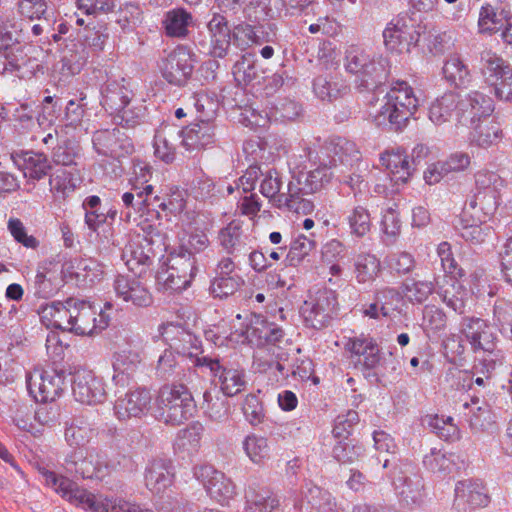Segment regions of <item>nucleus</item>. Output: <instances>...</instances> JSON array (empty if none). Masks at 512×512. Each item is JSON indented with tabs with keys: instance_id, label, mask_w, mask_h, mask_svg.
Listing matches in <instances>:
<instances>
[{
	"instance_id": "f257e3e1",
	"label": "nucleus",
	"mask_w": 512,
	"mask_h": 512,
	"mask_svg": "<svg viewBox=\"0 0 512 512\" xmlns=\"http://www.w3.org/2000/svg\"><path fill=\"white\" fill-rule=\"evenodd\" d=\"M346 70L355 75L356 87L374 91L384 84L390 73L389 61L382 56H371L364 49L351 46L345 55Z\"/></svg>"
},
{
	"instance_id": "f03ea898",
	"label": "nucleus",
	"mask_w": 512,
	"mask_h": 512,
	"mask_svg": "<svg viewBox=\"0 0 512 512\" xmlns=\"http://www.w3.org/2000/svg\"><path fill=\"white\" fill-rule=\"evenodd\" d=\"M384 99L385 103L373 115V121L377 126H389L395 130L406 125L418 106V99L406 82H399L393 86Z\"/></svg>"
},
{
	"instance_id": "7ed1b4c3",
	"label": "nucleus",
	"mask_w": 512,
	"mask_h": 512,
	"mask_svg": "<svg viewBox=\"0 0 512 512\" xmlns=\"http://www.w3.org/2000/svg\"><path fill=\"white\" fill-rule=\"evenodd\" d=\"M196 272L193 253L180 248L178 252L168 255L165 265L157 272V281L165 290L180 292L191 284Z\"/></svg>"
},
{
	"instance_id": "20e7f679",
	"label": "nucleus",
	"mask_w": 512,
	"mask_h": 512,
	"mask_svg": "<svg viewBox=\"0 0 512 512\" xmlns=\"http://www.w3.org/2000/svg\"><path fill=\"white\" fill-rule=\"evenodd\" d=\"M345 348L357 356L355 366L361 371L370 372L377 369L374 375L381 374L385 376L387 373L396 372L399 368V362L393 358L392 353L389 354L388 358L381 357L377 343L368 335L361 334L349 338Z\"/></svg>"
},
{
	"instance_id": "39448f33",
	"label": "nucleus",
	"mask_w": 512,
	"mask_h": 512,
	"mask_svg": "<svg viewBox=\"0 0 512 512\" xmlns=\"http://www.w3.org/2000/svg\"><path fill=\"white\" fill-rule=\"evenodd\" d=\"M45 484L60 494L65 500L71 504L81 507L90 512H107L108 502L111 499L97 498L93 493L86 489L80 488L70 479L59 476L55 472L41 468L39 470Z\"/></svg>"
},
{
	"instance_id": "423d86ee",
	"label": "nucleus",
	"mask_w": 512,
	"mask_h": 512,
	"mask_svg": "<svg viewBox=\"0 0 512 512\" xmlns=\"http://www.w3.org/2000/svg\"><path fill=\"white\" fill-rule=\"evenodd\" d=\"M160 403L162 417L166 423L180 425L191 418L196 404L190 391L184 384L166 385L161 388Z\"/></svg>"
},
{
	"instance_id": "0eeeda50",
	"label": "nucleus",
	"mask_w": 512,
	"mask_h": 512,
	"mask_svg": "<svg viewBox=\"0 0 512 512\" xmlns=\"http://www.w3.org/2000/svg\"><path fill=\"white\" fill-rule=\"evenodd\" d=\"M337 295L330 289H319L301 306L300 313L305 325L320 330L327 327L337 311Z\"/></svg>"
},
{
	"instance_id": "6e6552de",
	"label": "nucleus",
	"mask_w": 512,
	"mask_h": 512,
	"mask_svg": "<svg viewBox=\"0 0 512 512\" xmlns=\"http://www.w3.org/2000/svg\"><path fill=\"white\" fill-rule=\"evenodd\" d=\"M65 378L62 370L37 368L26 374V385L37 402H53L63 394Z\"/></svg>"
},
{
	"instance_id": "1a4fd4ad",
	"label": "nucleus",
	"mask_w": 512,
	"mask_h": 512,
	"mask_svg": "<svg viewBox=\"0 0 512 512\" xmlns=\"http://www.w3.org/2000/svg\"><path fill=\"white\" fill-rule=\"evenodd\" d=\"M64 467L83 479L102 480L111 472L107 457L95 450H76L65 458Z\"/></svg>"
},
{
	"instance_id": "9d476101",
	"label": "nucleus",
	"mask_w": 512,
	"mask_h": 512,
	"mask_svg": "<svg viewBox=\"0 0 512 512\" xmlns=\"http://www.w3.org/2000/svg\"><path fill=\"white\" fill-rule=\"evenodd\" d=\"M195 367L208 368L212 376L218 379L220 390L227 397L241 393L246 387L244 370L226 366L218 357L203 356L196 360Z\"/></svg>"
},
{
	"instance_id": "9b49d317",
	"label": "nucleus",
	"mask_w": 512,
	"mask_h": 512,
	"mask_svg": "<svg viewBox=\"0 0 512 512\" xmlns=\"http://www.w3.org/2000/svg\"><path fill=\"white\" fill-rule=\"evenodd\" d=\"M308 158L315 164L318 163V166L309 172H300L292 176L288 183V190L294 194L297 191L311 194L316 193L324 188L332 179V167L329 166L325 158H322L318 152L314 153L313 151H309Z\"/></svg>"
},
{
	"instance_id": "f8f14e48",
	"label": "nucleus",
	"mask_w": 512,
	"mask_h": 512,
	"mask_svg": "<svg viewBox=\"0 0 512 512\" xmlns=\"http://www.w3.org/2000/svg\"><path fill=\"white\" fill-rule=\"evenodd\" d=\"M494 111L493 100L479 91H473L464 97L459 95L457 125L472 127L486 122Z\"/></svg>"
},
{
	"instance_id": "ddd939ff",
	"label": "nucleus",
	"mask_w": 512,
	"mask_h": 512,
	"mask_svg": "<svg viewBox=\"0 0 512 512\" xmlns=\"http://www.w3.org/2000/svg\"><path fill=\"white\" fill-rule=\"evenodd\" d=\"M194 475L203 484L210 498L223 506L228 505L237 494L231 478L213 466L203 465L195 468Z\"/></svg>"
},
{
	"instance_id": "4468645a",
	"label": "nucleus",
	"mask_w": 512,
	"mask_h": 512,
	"mask_svg": "<svg viewBox=\"0 0 512 512\" xmlns=\"http://www.w3.org/2000/svg\"><path fill=\"white\" fill-rule=\"evenodd\" d=\"M419 41V34L406 16L393 18L383 30V42L390 52H410Z\"/></svg>"
},
{
	"instance_id": "2eb2a0df",
	"label": "nucleus",
	"mask_w": 512,
	"mask_h": 512,
	"mask_svg": "<svg viewBox=\"0 0 512 512\" xmlns=\"http://www.w3.org/2000/svg\"><path fill=\"white\" fill-rule=\"evenodd\" d=\"M71 382L73 396L82 404L95 405L102 403L106 398L104 382L92 370L75 369Z\"/></svg>"
},
{
	"instance_id": "dca6fc26",
	"label": "nucleus",
	"mask_w": 512,
	"mask_h": 512,
	"mask_svg": "<svg viewBox=\"0 0 512 512\" xmlns=\"http://www.w3.org/2000/svg\"><path fill=\"white\" fill-rule=\"evenodd\" d=\"M477 193L469 200L471 208H479L485 213L494 211L499 202V191L503 187V179L492 171H479L475 175Z\"/></svg>"
},
{
	"instance_id": "f3484780",
	"label": "nucleus",
	"mask_w": 512,
	"mask_h": 512,
	"mask_svg": "<svg viewBox=\"0 0 512 512\" xmlns=\"http://www.w3.org/2000/svg\"><path fill=\"white\" fill-rule=\"evenodd\" d=\"M194 68L191 52L184 46H178L162 59L160 70L163 78L172 85L183 86L187 83Z\"/></svg>"
},
{
	"instance_id": "a211bd4d",
	"label": "nucleus",
	"mask_w": 512,
	"mask_h": 512,
	"mask_svg": "<svg viewBox=\"0 0 512 512\" xmlns=\"http://www.w3.org/2000/svg\"><path fill=\"white\" fill-rule=\"evenodd\" d=\"M92 142L98 154L120 158L133 152V142L123 128L100 129L93 133Z\"/></svg>"
},
{
	"instance_id": "6ab92c4d",
	"label": "nucleus",
	"mask_w": 512,
	"mask_h": 512,
	"mask_svg": "<svg viewBox=\"0 0 512 512\" xmlns=\"http://www.w3.org/2000/svg\"><path fill=\"white\" fill-rule=\"evenodd\" d=\"M392 484L400 501L406 505H420L424 501L423 478L411 467H396L392 474Z\"/></svg>"
},
{
	"instance_id": "aec40b11",
	"label": "nucleus",
	"mask_w": 512,
	"mask_h": 512,
	"mask_svg": "<svg viewBox=\"0 0 512 512\" xmlns=\"http://www.w3.org/2000/svg\"><path fill=\"white\" fill-rule=\"evenodd\" d=\"M453 508L458 512H467L490 503V496L484 483L478 479H465L455 485Z\"/></svg>"
},
{
	"instance_id": "412c9836",
	"label": "nucleus",
	"mask_w": 512,
	"mask_h": 512,
	"mask_svg": "<svg viewBox=\"0 0 512 512\" xmlns=\"http://www.w3.org/2000/svg\"><path fill=\"white\" fill-rule=\"evenodd\" d=\"M461 333L470 343L474 352L493 353L497 346L496 335L491 331L486 320L475 317H463Z\"/></svg>"
},
{
	"instance_id": "4be33fe9",
	"label": "nucleus",
	"mask_w": 512,
	"mask_h": 512,
	"mask_svg": "<svg viewBox=\"0 0 512 512\" xmlns=\"http://www.w3.org/2000/svg\"><path fill=\"white\" fill-rule=\"evenodd\" d=\"M151 401V393L145 388L128 391L115 400L114 415L120 421L141 418L148 414Z\"/></svg>"
},
{
	"instance_id": "5701e85b",
	"label": "nucleus",
	"mask_w": 512,
	"mask_h": 512,
	"mask_svg": "<svg viewBox=\"0 0 512 512\" xmlns=\"http://www.w3.org/2000/svg\"><path fill=\"white\" fill-rule=\"evenodd\" d=\"M152 242L151 238L138 234L132 237L123 248L121 258L135 275H141L145 267L152 264L154 258Z\"/></svg>"
},
{
	"instance_id": "b1692460",
	"label": "nucleus",
	"mask_w": 512,
	"mask_h": 512,
	"mask_svg": "<svg viewBox=\"0 0 512 512\" xmlns=\"http://www.w3.org/2000/svg\"><path fill=\"white\" fill-rule=\"evenodd\" d=\"M206 113V118H200L197 122L177 130V134L182 138L181 144L188 151L200 150L214 142L215 133L211 117L214 111Z\"/></svg>"
},
{
	"instance_id": "393cba45",
	"label": "nucleus",
	"mask_w": 512,
	"mask_h": 512,
	"mask_svg": "<svg viewBox=\"0 0 512 512\" xmlns=\"http://www.w3.org/2000/svg\"><path fill=\"white\" fill-rule=\"evenodd\" d=\"M249 236L245 232L244 223L239 219L231 220L226 226L219 229L217 243L228 255L234 258L245 256L248 248Z\"/></svg>"
},
{
	"instance_id": "a878e982",
	"label": "nucleus",
	"mask_w": 512,
	"mask_h": 512,
	"mask_svg": "<svg viewBox=\"0 0 512 512\" xmlns=\"http://www.w3.org/2000/svg\"><path fill=\"white\" fill-rule=\"evenodd\" d=\"M142 362L138 350L126 347L116 351L112 356L113 376L115 385L126 387L133 380Z\"/></svg>"
},
{
	"instance_id": "bb28decb",
	"label": "nucleus",
	"mask_w": 512,
	"mask_h": 512,
	"mask_svg": "<svg viewBox=\"0 0 512 512\" xmlns=\"http://www.w3.org/2000/svg\"><path fill=\"white\" fill-rule=\"evenodd\" d=\"M318 153L327 160L331 167L336 166L338 163L352 166L360 159V152L356 144L342 137L331 138L325 142Z\"/></svg>"
},
{
	"instance_id": "cd10ccee",
	"label": "nucleus",
	"mask_w": 512,
	"mask_h": 512,
	"mask_svg": "<svg viewBox=\"0 0 512 512\" xmlns=\"http://www.w3.org/2000/svg\"><path fill=\"white\" fill-rule=\"evenodd\" d=\"M113 287L118 298L136 307H147L152 303L151 293L135 276L118 275Z\"/></svg>"
},
{
	"instance_id": "c85d7f7f",
	"label": "nucleus",
	"mask_w": 512,
	"mask_h": 512,
	"mask_svg": "<svg viewBox=\"0 0 512 512\" xmlns=\"http://www.w3.org/2000/svg\"><path fill=\"white\" fill-rule=\"evenodd\" d=\"M101 94V105L111 114L123 110L125 105H130L134 97L131 83L125 78L108 80L103 85Z\"/></svg>"
},
{
	"instance_id": "c756f323",
	"label": "nucleus",
	"mask_w": 512,
	"mask_h": 512,
	"mask_svg": "<svg viewBox=\"0 0 512 512\" xmlns=\"http://www.w3.org/2000/svg\"><path fill=\"white\" fill-rule=\"evenodd\" d=\"M71 305L69 331L78 335H93L97 333L96 310L85 301L70 298Z\"/></svg>"
},
{
	"instance_id": "7c9ffc66",
	"label": "nucleus",
	"mask_w": 512,
	"mask_h": 512,
	"mask_svg": "<svg viewBox=\"0 0 512 512\" xmlns=\"http://www.w3.org/2000/svg\"><path fill=\"white\" fill-rule=\"evenodd\" d=\"M210 34L208 53L213 57L223 58L231 45V31L224 16L214 14L207 24Z\"/></svg>"
},
{
	"instance_id": "2f4dec72",
	"label": "nucleus",
	"mask_w": 512,
	"mask_h": 512,
	"mask_svg": "<svg viewBox=\"0 0 512 512\" xmlns=\"http://www.w3.org/2000/svg\"><path fill=\"white\" fill-rule=\"evenodd\" d=\"M279 505L277 495L266 487L250 484L245 490L244 512H273Z\"/></svg>"
},
{
	"instance_id": "473e14b6",
	"label": "nucleus",
	"mask_w": 512,
	"mask_h": 512,
	"mask_svg": "<svg viewBox=\"0 0 512 512\" xmlns=\"http://www.w3.org/2000/svg\"><path fill=\"white\" fill-rule=\"evenodd\" d=\"M381 164L388 170L390 180L396 184H405L412 175V165L405 151H386L380 157Z\"/></svg>"
},
{
	"instance_id": "72a5a7b5",
	"label": "nucleus",
	"mask_w": 512,
	"mask_h": 512,
	"mask_svg": "<svg viewBox=\"0 0 512 512\" xmlns=\"http://www.w3.org/2000/svg\"><path fill=\"white\" fill-rule=\"evenodd\" d=\"M459 94L446 92L431 102L428 117L432 123L441 126L452 119L457 121Z\"/></svg>"
},
{
	"instance_id": "f704fd0d",
	"label": "nucleus",
	"mask_w": 512,
	"mask_h": 512,
	"mask_svg": "<svg viewBox=\"0 0 512 512\" xmlns=\"http://www.w3.org/2000/svg\"><path fill=\"white\" fill-rule=\"evenodd\" d=\"M174 473L170 462L155 459L146 467L145 485L153 493L165 491L173 482Z\"/></svg>"
},
{
	"instance_id": "c9c22d12",
	"label": "nucleus",
	"mask_w": 512,
	"mask_h": 512,
	"mask_svg": "<svg viewBox=\"0 0 512 512\" xmlns=\"http://www.w3.org/2000/svg\"><path fill=\"white\" fill-rule=\"evenodd\" d=\"M3 54L4 62L1 74L9 73L18 78H25L33 73V61L20 43Z\"/></svg>"
},
{
	"instance_id": "e433bc0d",
	"label": "nucleus",
	"mask_w": 512,
	"mask_h": 512,
	"mask_svg": "<svg viewBox=\"0 0 512 512\" xmlns=\"http://www.w3.org/2000/svg\"><path fill=\"white\" fill-rule=\"evenodd\" d=\"M71 305L69 299L65 302H52L51 304L41 305L38 314L44 325L48 328H56L61 330H68L70 325Z\"/></svg>"
},
{
	"instance_id": "4c0bfd02",
	"label": "nucleus",
	"mask_w": 512,
	"mask_h": 512,
	"mask_svg": "<svg viewBox=\"0 0 512 512\" xmlns=\"http://www.w3.org/2000/svg\"><path fill=\"white\" fill-rule=\"evenodd\" d=\"M16 163L23 171L25 178L36 181L44 178L51 168L45 154L33 151L22 152Z\"/></svg>"
},
{
	"instance_id": "58836bf2",
	"label": "nucleus",
	"mask_w": 512,
	"mask_h": 512,
	"mask_svg": "<svg viewBox=\"0 0 512 512\" xmlns=\"http://www.w3.org/2000/svg\"><path fill=\"white\" fill-rule=\"evenodd\" d=\"M173 329L177 330V336L171 339V349H174L177 354H181L183 356H187L193 359V365L195 366L196 360L204 356L200 355L203 353V351L201 350L200 339L196 337L194 334L184 330H180L175 326L166 329V338H168L169 334L173 332Z\"/></svg>"
},
{
	"instance_id": "ea45409f",
	"label": "nucleus",
	"mask_w": 512,
	"mask_h": 512,
	"mask_svg": "<svg viewBox=\"0 0 512 512\" xmlns=\"http://www.w3.org/2000/svg\"><path fill=\"white\" fill-rule=\"evenodd\" d=\"M480 59L484 80L492 87L504 77L507 71L512 69L504 59L492 51H483Z\"/></svg>"
},
{
	"instance_id": "a19ab883",
	"label": "nucleus",
	"mask_w": 512,
	"mask_h": 512,
	"mask_svg": "<svg viewBox=\"0 0 512 512\" xmlns=\"http://www.w3.org/2000/svg\"><path fill=\"white\" fill-rule=\"evenodd\" d=\"M355 279L359 284L372 283L381 272L380 260L371 253L361 252L354 259Z\"/></svg>"
},
{
	"instance_id": "79ce46f5",
	"label": "nucleus",
	"mask_w": 512,
	"mask_h": 512,
	"mask_svg": "<svg viewBox=\"0 0 512 512\" xmlns=\"http://www.w3.org/2000/svg\"><path fill=\"white\" fill-rule=\"evenodd\" d=\"M442 73L444 79L456 88H466L471 82V74L467 65L456 54L446 59Z\"/></svg>"
},
{
	"instance_id": "37998d69",
	"label": "nucleus",
	"mask_w": 512,
	"mask_h": 512,
	"mask_svg": "<svg viewBox=\"0 0 512 512\" xmlns=\"http://www.w3.org/2000/svg\"><path fill=\"white\" fill-rule=\"evenodd\" d=\"M81 184V177L77 169L61 167L51 174L49 179L50 190L63 197L75 191Z\"/></svg>"
},
{
	"instance_id": "c03bdc74",
	"label": "nucleus",
	"mask_w": 512,
	"mask_h": 512,
	"mask_svg": "<svg viewBox=\"0 0 512 512\" xmlns=\"http://www.w3.org/2000/svg\"><path fill=\"white\" fill-rule=\"evenodd\" d=\"M470 128L473 129L470 137L471 143L480 148L487 149L497 144L502 138L500 125L493 120L477 123Z\"/></svg>"
},
{
	"instance_id": "a18cd8bd",
	"label": "nucleus",
	"mask_w": 512,
	"mask_h": 512,
	"mask_svg": "<svg viewBox=\"0 0 512 512\" xmlns=\"http://www.w3.org/2000/svg\"><path fill=\"white\" fill-rule=\"evenodd\" d=\"M192 23V15L183 8H175L166 12L163 26L167 36L183 38L188 34V26Z\"/></svg>"
},
{
	"instance_id": "49530a36",
	"label": "nucleus",
	"mask_w": 512,
	"mask_h": 512,
	"mask_svg": "<svg viewBox=\"0 0 512 512\" xmlns=\"http://www.w3.org/2000/svg\"><path fill=\"white\" fill-rule=\"evenodd\" d=\"M176 136H178L177 130L173 127H164L155 135V156L167 164L175 160L176 147L174 139Z\"/></svg>"
},
{
	"instance_id": "de8ad7c7",
	"label": "nucleus",
	"mask_w": 512,
	"mask_h": 512,
	"mask_svg": "<svg viewBox=\"0 0 512 512\" xmlns=\"http://www.w3.org/2000/svg\"><path fill=\"white\" fill-rule=\"evenodd\" d=\"M437 294L447 307L458 314L465 313L469 293L459 282L455 280V278H451V284L449 287L437 290Z\"/></svg>"
},
{
	"instance_id": "09e8293b",
	"label": "nucleus",
	"mask_w": 512,
	"mask_h": 512,
	"mask_svg": "<svg viewBox=\"0 0 512 512\" xmlns=\"http://www.w3.org/2000/svg\"><path fill=\"white\" fill-rule=\"evenodd\" d=\"M346 222L352 237L363 238L369 234L372 228V220L369 210L362 206H354L348 211Z\"/></svg>"
},
{
	"instance_id": "8fccbe9b",
	"label": "nucleus",
	"mask_w": 512,
	"mask_h": 512,
	"mask_svg": "<svg viewBox=\"0 0 512 512\" xmlns=\"http://www.w3.org/2000/svg\"><path fill=\"white\" fill-rule=\"evenodd\" d=\"M303 495L310 507L317 512H337L335 498L329 491L309 483L306 484Z\"/></svg>"
},
{
	"instance_id": "3c124183",
	"label": "nucleus",
	"mask_w": 512,
	"mask_h": 512,
	"mask_svg": "<svg viewBox=\"0 0 512 512\" xmlns=\"http://www.w3.org/2000/svg\"><path fill=\"white\" fill-rule=\"evenodd\" d=\"M492 322L504 337L512 340V302L497 299L493 305Z\"/></svg>"
},
{
	"instance_id": "603ef678",
	"label": "nucleus",
	"mask_w": 512,
	"mask_h": 512,
	"mask_svg": "<svg viewBox=\"0 0 512 512\" xmlns=\"http://www.w3.org/2000/svg\"><path fill=\"white\" fill-rule=\"evenodd\" d=\"M423 464L427 470L439 476H446L458 469V467H454L455 463L452 455H447L436 448L431 449L424 456Z\"/></svg>"
},
{
	"instance_id": "864d4df0",
	"label": "nucleus",
	"mask_w": 512,
	"mask_h": 512,
	"mask_svg": "<svg viewBox=\"0 0 512 512\" xmlns=\"http://www.w3.org/2000/svg\"><path fill=\"white\" fill-rule=\"evenodd\" d=\"M242 445L246 455L254 463H260L270 457L271 448L266 437L250 434L245 437Z\"/></svg>"
},
{
	"instance_id": "5fc2aeb1",
	"label": "nucleus",
	"mask_w": 512,
	"mask_h": 512,
	"mask_svg": "<svg viewBox=\"0 0 512 512\" xmlns=\"http://www.w3.org/2000/svg\"><path fill=\"white\" fill-rule=\"evenodd\" d=\"M206 416L214 422L222 423L228 419L229 403L220 397L215 399L209 390L203 392V407Z\"/></svg>"
},
{
	"instance_id": "6e6d98bb",
	"label": "nucleus",
	"mask_w": 512,
	"mask_h": 512,
	"mask_svg": "<svg viewBox=\"0 0 512 512\" xmlns=\"http://www.w3.org/2000/svg\"><path fill=\"white\" fill-rule=\"evenodd\" d=\"M308 193L297 191L295 194L287 189V193L279 196L277 207H286L288 210L297 214L307 215L314 210V204L311 200L304 198Z\"/></svg>"
},
{
	"instance_id": "4d7b16f0",
	"label": "nucleus",
	"mask_w": 512,
	"mask_h": 512,
	"mask_svg": "<svg viewBox=\"0 0 512 512\" xmlns=\"http://www.w3.org/2000/svg\"><path fill=\"white\" fill-rule=\"evenodd\" d=\"M234 79L238 84L247 85L258 77L255 55L246 53L242 55L233 66Z\"/></svg>"
},
{
	"instance_id": "13d9d810",
	"label": "nucleus",
	"mask_w": 512,
	"mask_h": 512,
	"mask_svg": "<svg viewBox=\"0 0 512 512\" xmlns=\"http://www.w3.org/2000/svg\"><path fill=\"white\" fill-rule=\"evenodd\" d=\"M507 17L503 11L496 12L491 5L483 6L480 10L478 25L482 32L495 33L504 29Z\"/></svg>"
},
{
	"instance_id": "bf43d9fd",
	"label": "nucleus",
	"mask_w": 512,
	"mask_h": 512,
	"mask_svg": "<svg viewBox=\"0 0 512 512\" xmlns=\"http://www.w3.org/2000/svg\"><path fill=\"white\" fill-rule=\"evenodd\" d=\"M263 179L260 183L261 194L273 202L277 206V200L279 196L284 193H280L283 185L282 177L280 173L275 169H269L263 173Z\"/></svg>"
},
{
	"instance_id": "052dcab7",
	"label": "nucleus",
	"mask_w": 512,
	"mask_h": 512,
	"mask_svg": "<svg viewBox=\"0 0 512 512\" xmlns=\"http://www.w3.org/2000/svg\"><path fill=\"white\" fill-rule=\"evenodd\" d=\"M91 428L82 419H73L65 429V440L72 447L83 446L91 436Z\"/></svg>"
},
{
	"instance_id": "680f3d73",
	"label": "nucleus",
	"mask_w": 512,
	"mask_h": 512,
	"mask_svg": "<svg viewBox=\"0 0 512 512\" xmlns=\"http://www.w3.org/2000/svg\"><path fill=\"white\" fill-rule=\"evenodd\" d=\"M375 300L380 304V311L383 317H390L397 311L402 301L400 292L392 287H384L376 291Z\"/></svg>"
},
{
	"instance_id": "e2e57ef3",
	"label": "nucleus",
	"mask_w": 512,
	"mask_h": 512,
	"mask_svg": "<svg viewBox=\"0 0 512 512\" xmlns=\"http://www.w3.org/2000/svg\"><path fill=\"white\" fill-rule=\"evenodd\" d=\"M151 192V186L139 187L132 185L130 191L122 194L123 205L137 213L145 212V205L148 204L147 195Z\"/></svg>"
},
{
	"instance_id": "0e129e2a",
	"label": "nucleus",
	"mask_w": 512,
	"mask_h": 512,
	"mask_svg": "<svg viewBox=\"0 0 512 512\" xmlns=\"http://www.w3.org/2000/svg\"><path fill=\"white\" fill-rule=\"evenodd\" d=\"M479 398L471 399V403L465 402L463 407L469 409L471 414L468 421L470 427L475 430H484L486 425L490 423V410L487 404L479 406Z\"/></svg>"
},
{
	"instance_id": "69168bd1",
	"label": "nucleus",
	"mask_w": 512,
	"mask_h": 512,
	"mask_svg": "<svg viewBox=\"0 0 512 512\" xmlns=\"http://www.w3.org/2000/svg\"><path fill=\"white\" fill-rule=\"evenodd\" d=\"M363 452V446L360 444H354L351 440L338 441L332 450L333 457L343 464L354 463L363 455Z\"/></svg>"
},
{
	"instance_id": "338daca9",
	"label": "nucleus",
	"mask_w": 512,
	"mask_h": 512,
	"mask_svg": "<svg viewBox=\"0 0 512 512\" xmlns=\"http://www.w3.org/2000/svg\"><path fill=\"white\" fill-rule=\"evenodd\" d=\"M201 434L202 426L200 424H193L178 432L175 445L189 453L195 452L199 447Z\"/></svg>"
},
{
	"instance_id": "774afa93",
	"label": "nucleus",
	"mask_w": 512,
	"mask_h": 512,
	"mask_svg": "<svg viewBox=\"0 0 512 512\" xmlns=\"http://www.w3.org/2000/svg\"><path fill=\"white\" fill-rule=\"evenodd\" d=\"M79 155V146L71 141H63L58 144L52 152V159L55 164L65 168H73L76 164L75 159Z\"/></svg>"
}]
</instances>
